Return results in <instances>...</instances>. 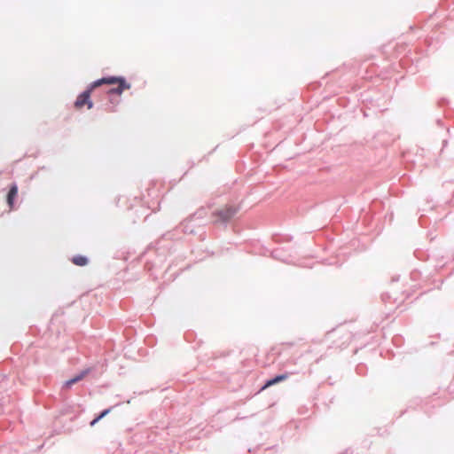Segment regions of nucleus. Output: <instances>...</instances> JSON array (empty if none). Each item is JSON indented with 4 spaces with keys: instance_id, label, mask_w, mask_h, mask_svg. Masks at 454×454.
<instances>
[{
    "instance_id": "1",
    "label": "nucleus",
    "mask_w": 454,
    "mask_h": 454,
    "mask_svg": "<svg viewBox=\"0 0 454 454\" xmlns=\"http://www.w3.org/2000/svg\"><path fill=\"white\" fill-rule=\"evenodd\" d=\"M239 209V206L226 205L223 208L215 210L212 213L213 217H215L212 223L215 225L223 224L227 226V224L237 215Z\"/></svg>"
},
{
    "instance_id": "2",
    "label": "nucleus",
    "mask_w": 454,
    "mask_h": 454,
    "mask_svg": "<svg viewBox=\"0 0 454 454\" xmlns=\"http://www.w3.org/2000/svg\"><path fill=\"white\" fill-rule=\"evenodd\" d=\"M178 229L184 234L197 235L200 240L206 239L205 225L200 226L198 220H192V215L184 220Z\"/></svg>"
},
{
    "instance_id": "3",
    "label": "nucleus",
    "mask_w": 454,
    "mask_h": 454,
    "mask_svg": "<svg viewBox=\"0 0 454 454\" xmlns=\"http://www.w3.org/2000/svg\"><path fill=\"white\" fill-rule=\"evenodd\" d=\"M294 248L292 247H278L270 251V256L285 263H290V258L293 256Z\"/></svg>"
},
{
    "instance_id": "4",
    "label": "nucleus",
    "mask_w": 454,
    "mask_h": 454,
    "mask_svg": "<svg viewBox=\"0 0 454 454\" xmlns=\"http://www.w3.org/2000/svg\"><path fill=\"white\" fill-rule=\"evenodd\" d=\"M74 105L77 109L82 108L84 106H86L89 110L92 109L94 106V103L91 100V92L87 89L80 92Z\"/></svg>"
},
{
    "instance_id": "5",
    "label": "nucleus",
    "mask_w": 454,
    "mask_h": 454,
    "mask_svg": "<svg viewBox=\"0 0 454 454\" xmlns=\"http://www.w3.org/2000/svg\"><path fill=\"white\" fill-rule=\"evenodd\" d=\"M90 372V368H86L71 377L70 379L64 381L62 385V388L69 389L73 385L76 384L80 380H82L89 372Z\"/></svg>"
},
{
    "instance_id": "6",
    "label": "nucleus",
    "mask_w": 454,
    "mask_h": 454,
    "mask_svg": "<svg viewBox=\"0 0 454 454\" xmlns=\"http://www.w3.org/2000/svg\"><path fill=\"white\" fill-rule=\"evenodd\" d=\"M116 87H112L109 90H107L106 94L108 97H112L114 95L121 96L124 90H129L131 88V83L127 81V79H123L116 84Z\"/></svg>"
},
{
    "instance_id": "7",
    "label": "nucleus",
    "mask_w": 454,
    "mask_h": 454,
    "mask_svg": "<svg viewBox=\"0 0 454 454\" xmlns=\"http://www.w3.org/2000/svg\"><path fill=\"white\" fill-rule=\"evenodd\" d=\"M19 187L16 182L10 184L6 194V202L11 209L14 208L15 201L18 197Z\"/></svg>"
},
{
    "instance_id": "8",
    "label": "nucleus",
    "mask_w": 454,
    "mask_h": 454,
    "mask_svg": "<svg viewBox=\"0 0 454 454\" xmlns=\"http://www.w3.org/2000/svg\"><path fill=\"white\" fill-rule=\"evenodd\" d=\"M289 374L287 372H284V373H279V374H275L274 376L267 379L263 385L261 387V389L260 390H264L273 385H276L278 383H280L282 381H284L285 380H286L288 378Z\"/></svg>"
},
{
    "instance_id": "9",
    "label": "nucleus",
    "mask_w": 454,
    "mask_h": 454,
    "mask_svg": "<svg viewBox=\"0 0 454 454\" xmlns=\"http://www.w3.org/2000/svg\"><path fill=\"white\" fill-rule=\"evenodd\" d=\"M340 340H333V347L335 348L342 349L348 345L351 340L352 334L348 331H345L343 333L340 334Z\"/></svg>"
},
{
    "instance_id": "10",
    "label": "nucleus",
    "mask_w": 454,
    "mask_h": 454,
    "mask_svg": "<svg viewBox=\"0 0 454 454\" xmlns=\"http://www.w3.org/2000/svg\"><path fill=\"white\" fill-rule=\"evenodd\" d=\"M192 220H198L199 225H206L207 222L205 220L207 215V208L201 207L196 212L191 215Z\"/></svg>"
},
{
    "instance_id": "11",
    "label": "nucleus",
    "mask_w": 454,
    "mask_h": 454,
    "mask_svg": "<svg viewBox=\"0 0 454 454\" xmlns=\"http://www.w3.org/2000/svg\"><path fill=\"white\" fill-rule=\"evenodd\" d=\"M71 262L77 266H86L90 262V259L87 255L83 254H75L71 258Z\"/></svg>"
},
{
    "instance_id": "12",
    "label": "nucleus",
    "mask_w": 454,
    "mask_h": 454,
    "mask_svg": "<svg viewBox=\"0 0 454 454\" xmlns=\"http://www.w3.org/2000/svg\"><path fill=\"white\" fill-rule=\"evenodd\" d=\"M408 61H411L412 64L407 67V72L411 74H415L417 72V65H418V59H411L409 56H406L403 59L401 60V64L403 67H405V65Z\"/></svg>"
},
{
    "instance_id": "13",
    "label": "nucleus",
    "mask_w": 454,
    "mask_h": 454,
    "mask_svg": "<svg viewBox=\"0 0 454 454\" xmlns=\"http://www.w3.org/2000/svg\"><path fill=\"white\" fill-rule=\"evenodd\" d=\"M123 79H126V78L124 76H122V75H106V76H103L104 83L105 84H110V85L118 84Z\"/></svg>"
},
{
    "instance_id": "14",
    "label": "nucleus",
    "mask_w": 454,
    "mask_h": 454,
    "mask_svg": "<svg viewBox=\"0 0 454 454\" xmlns=\"http://www.w3.org/2000/svg\"><path fill=\"white\" fill-rule=\"evenodd\" d=\"M273 241L275 243H282V242H290L293 239V237L290 235H281V234H274L272 236Z\"/></svg>"
},
{
    "instance_id": "15",
    "label": "nucleus",
    "mask_w": 454,
    "mask_h": 454,
    "mask_svg": "<svg viewBox=\"0 0 454 454\" xmlns=\"http://www.w3.org/2000/svg\"><path fill=\"white\" fill-rule=\"evenodd\" d=\"M103 84H105V83H104V81H103V77H101V78H98V79H97V80L93 81L92 82H90V83L86 87V89H87V90H89L92 93V91H93L96 88H98V87H99V86H101V85H103Z\"/></svg>"
},
{
    "instance_id": "16",
    "label": "nucleus",
    "mask_w": 454,
    "mask_h": 454,
    "mask_svg": "<svg viewBox=\"0 0 454 454\" xmlns=\"http://www.w3.org/2000/svg\"><path fill=\"white\" fill-rule=\"evenodd\" d=\"M117 405H119V403L115 404L114 406H111V407H108V408H106V409L102 410L99 413L97 414L98 416V419H102L103 418H105Z\"/></svg>"
},
{
    "instance_id": "17",
    "label": "nucleus",
    "mask_w": 454,
    "mask_h": 454,
    "mask_svg": "<svg viewBox=\"0 0 454 454\" xmlns=\"http://www.w3.org/2000/svg\"><path fill=\"white\" fill-rule=\"evenodd\" d=\"M356 373L359 375H364L366 372V367L364 364H358L356 367Z\"/></svg>"
},
{
    "instance_id": "18",
    "label": "nucleus",
    "mask_w": 454,
    "mask_h": 454,
    "mask_svg": "<svg viewBox=\"0 0 454 454\" xmlns=\"http://www.w3.org/2000/svg\"><path fill=\"white\" fill-rule=\"evenodd\" d=\"M443 187L449 192L454 191V183L452 181H446L443 183Z\"/></svg>"
},
{
    "instance_id": "19",
    "label": "nucleus",
    "mask_w": 454,
    "mask_h": 454,
    "mask_svg": "<svg viewBox=\"0 0 454 454\" xmlns=\"http://www.w3.org/2000/svg\"><path fill=\"white\" fill-rule=\"evenodd\" d=\"M109 102L114 106L110 111L111 112H114L115 111L114 110V106H117L120 103V99L114 98L112 96V97H109Z\"/></svg>"
},
{
    "instance_id": "20",
    "label": "nucleus",
    "mask_w": 454,
    "mask_h": 454,
    "mask_svg": "<svg viewBox=\"0 0 454 454\" xmlns=\"http://www.w3.org/2000/svg\"><path fill=\"white\" fill-rule=\"evenodd\" d=\"M419 223L421 227H426L427 226V216L424 214L420 215V216L419 218Z\"/></svg>"
},
{
    "instance_id": "21",
    "label": "nucleus",
    "mask_w": 454,
    "mask_h": 454,
    "mask_svg": "<svg viewBox=\"0 0 454 454\" xmlns=\"http://www.w3.org/2000/svg\"><path fill=\"white\" fill-rule=\"evenodd\" d=\"M340 331H334L333 330V331L328 332L326 336H327V338L332 339V338L334 337L335 334H340Z\"/></svg>"
},
{
    "instance_id": "22",
    "label": "nucleus",
    "mask_w": 454,
    "mask_h": 454,
    "mask_svg": "<svg viewBox=\"0 0 454 454\" xmlns=\"http://www.w3.org/2000/svg\"><path fill=\"white\" fill-rule=\"evenodd\" d=\"M101 419H98V416L96 415L94 419L90 422V427H94L98 422H99Z\"/></svg>"
},
{
    "instance_id": "23",
    "label": "nucleus",
    "mask_w": 454,
    "mask_h": 454,
    "mask_svg": "<svg viewBox=\"0 0 454 454\" xmlns=\"http://www.w3.org/2000/svg\"><path fill=\"white\" fill-rule=\"evenodd\" d=\"M448 145V140L447 139H443L442 140V149H441V154L442 153L444 148Z\"/></svg>"
},
{
    "instance_id": "24",
    "label": "nucleus",
    "mask_w": 454,
    "mask_h": 454,
    "mask_svg": "<svg viewBox=\"0 0 454 454\" xmlns=\"http://www.w3.org/2000/svg\"><path fill=\"white\" fill-rule=\"evenodd\" d=\"M446 103H447V99H445V98H442V99L440 100V102H439L440 106H443V105H444V104H446Z\"/></svg>"
},
{
    "instance_id": "25",
    "label": "nucleus",
    "mask_w": 454,
    "mask_h": 454,
    "mask_svg": "<svg viewBox=\"0 0 454 454\" xmlns=\"http://www.w3.org/2000/svg\"><path fill=\"white\" fill-rule=\"evenodd\" d=\"M436 123H437L438 126H442L443 125V122H442V121L441 119H437L436 120Z\"/></svg>"
},
{
    "instance_id": "26",
    "label": "nucleus",
    "mask_w": 454,
    "mask_h": 454,
    "mask_svg": "<svg viewBox=\"0 0 454 454\" xmlns=\"http://www.w3.org/2000/svg\"><path fill=\"white\" fill-rule=\"evenodd\" d=\"M43 448V444H41L39 446L36 447V449L35 450V451H39L41 450Z\"/></svg>"
},
{
    "instance_id": "27",
    "label": "nucleus",
    "mask_w": 454,
    "mask_h": 454,
    "mask_svg": "<svg viewBox=\"0 0 454 454\" xmlns=\"http://www.w3.org/2000/svg\"><path fill=\"white\" fill-rule=\"evenodd\" d=\"M190 168H193L195 166V162L193 160L189 161Z\"/></svg>"
},
{
    "instance_id": "28",
    "label": "nucleus",
    "mask_w": 454,
    "mask_h": 454,
    "mask_svg": "<svg viewBox=\"0 0 454 454\" xmlns=\"http://www.w3.org/2000/svg\"><path fill=\"white\" fill-rule=\"evenodd\" d=\"M398 280H399V276L392 278V281H398Z\"/></svg>"
}]
</instances>
